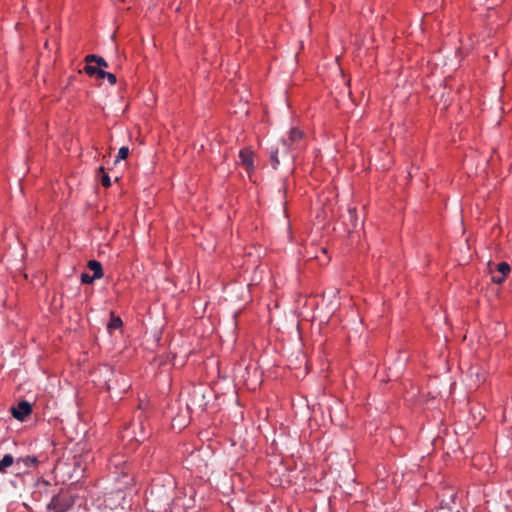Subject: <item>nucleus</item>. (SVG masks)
<instances>
[{
	"mask_svg": "<svg viewBox=\"0 0 512 512\" xmlns=\"http://www.w3.org/2000/svg\"><path fill=\"white\" fill-rule=\"evenodd\" d=\"M110 467H114L113 474L115 481L119 484V489L122 490L131 486L134 483L133 474L127 462L121 456H113L110 459Z\"/></svg>",
	"mask_w": 512,
	"mask_h": 512,
	"instance_id": "nucleus-1",
	"label": "nucleus"
},
{
	"mask_svg": "<svg viewBox=\"0 0 512 512\" xmlns=\"http://www.w3.org/2000/svg\"><path fill=\"white\" fill-rule=\"evenodd\" d=\"M282 144L288 153L302 149L304 147V132L297 127H292L287 138L282 139Z\"/></svg>",
	"mask_w": 512,
	"mask_h": 512,
	"instance_id": "nucleus-2",
	"label": "nucleus"
},
{
	"mask_svg": "<svg viewBox=\"0 0 512 512\" xmlns=\"http://www.w3.org/2000/svg\"><path fill=\"white\" fill-rule=\"evenodd\" d=\"M73 505V497L68 493L60 492L51 498L48 509L52 512H68Z\"/></svg>",
	"mask_w": 512,
	"mask_h": 512,
	"instance_id": "nucleus-3",
	"label": "nucleus"
},
{
	"mask_svg": "<svg viewBox=\"0 0 512 512\" xmlns=\"http://www.w3.org/2000/svg\"><path fill=\"white\" fill-rule=\"evenodd\" d=\"M31 413L32 405L26 400H22L17 406L11 407V414L18 421H24Z\"/></svg>",
	"mask_w": 512,
	"mask_h": 512,
	"instance_id": "nucleus-4",
	"label": "nucleus"
},
{
	"mask_svg": "<svg viewBox=\"0 0 512 512\" xmlns=\"http://www.w3.org/2000/svg\"><path fill=\"white\" fill-rule=\"evenodd\" d=\"M239 159L247 172L254 170V153L250 148H243L239 151Z\"/></svg>",
	"mask_w": 512,
	"mask_h": 512,
	"instance_id": "nucleus-5",
	"label": "nucleus"
},
{
	"mask_svg": "<svg viewBox=\"0 0 512 512\" xmlns=\"http://www.w3.org/2000/svg\"><path fill=\"white\" fill-rule=\"evenodd\" d=\"M17 465L23 464L25 469L23 470L24 474H28L30 469H36L39 465V460L34 455H28L24 457H19L16 460Z\"/></svg>",
	"mask_w": 512,
	"mask_h": 512,
	"instance_id": "nucleus-6",
	"label": "nucleus"
},
{
	"mask_svg": "<svg viewBox=\"0 0 512 512\" xmlns=\"http://www.w3.org/2000/svg\"><path fill=\"white\" fill-rule=\"evenodd\" d=\"M497 271L501 273V276H493L492 281L496 284H502L510 273L511 268L507 262H500L497 264Z\"/></svg>",
	"mask_w": 512,
	"mask_h": 512,
	"instance_id": "nucleus-7",
	"label": "nucleus"
},
{
	"mask_svg": "<svg viewBox=\"0 0 512 512\" xmlns=\"http://www.w3.org/2000/svg\"><path fill=\"white\" fill-rule=\"evenodd\" d=\"M87 267L93 271V275L98 278V279H101L103 277V268H102V265L99 261L97 260H90L88 261V264H87Z\"/></svg>",
	"mask_w": 512,
	"mask_h": 512,
	"instance_id": "nucleus-8",
	"label": "nucleus"
},
{
	"mask_svg": "<svg viewBox=\"0 0 512 512\" xmlns=\"http://www.w3.org/2000/svg\"><path fill=\"white\" fill-rule=\"evenodd\" d=\"M86 63H92L95 62L97 64V67L100 69L107 68L108 64L105 61V59L101 56L90 54L85 57Z\"/></svg>",
	"mask_w": 512,
	"mask_h": 512,
	"instance_id": "nucleus-9",
	"label": "nucleus"
},
{
	"mask_svg": "<svg viewBox=\"0 0 512 512\" xmlns=\"http://www.w3.org/2000/svg\"><path fill=\"white\" fill-rule=\"evenodd\" d=\"M97 177L99 178L103 187L108 188L111 186V179L103 166L98 168Z\"/></svg>",
	"mask_w": 512,
	"mask_h": 512,
	"instance_id": "nucleus-10",
	"label": "nucleus"
},
{
	"mask_svg": "<svg viewBox=\"0 0 512 512\" xmlns=\"http://www.w3.org/2000/svg\"><path fill=\"white\" fill-rule=\"evenodd\" d=\"M14 457L11 454H5L0 459V473H6L7 468L14 464Z\"/></svg>",
	"mask_w": 512,
	"mask_h": 512,
	"instance_id": "nucleus-11",
	"label": "nucleus"
},
{
	"mask_svg": "<svg viewBox=\"0 0 512 512\" xmlns=\"http://www.w3.org/2000/svg\"><path fill=\"white\" fill-rule=\"evenodd\" d=\"M104 69H100L97 66L91 65V63H86L84 67V72L90 77H96L100 79V72H103Z\"/></svg>",
	"mask_w": 512,
	"mask_h": 512,
	"instance_id": "nucleus-12",
	"label": "nucleus"
},
{
	"mask_svg": "<svg viewBox=\"0 0 512 512\" xmlns=\"http://www.w3.org/2000/svg\"><path fill=\"white\" fill-rule=\"evenodd\" d=\"M435 512H460L458 509H454L449 503L441 501L440 505L436 508Z\"/></svg>",
	"mask_w": 512,
	"mask_h": 512,
	"instance_id": "nucleus-13",
	"label": "nucleus"
},
{
	"mask_svg": "<svg viewBox=\"0 0 512 512\" xmlns=\"http://www.w3.org/2000/svg\"><path fill=\"white\" fill-rule=\"evenodd\" d=\"M104 78H106L111 85H115L117 82L116 75L110 72H106L105 70H103V72H100V79Z\"/></svg>",
	"mask_w": 512,
	"mask_h": 512,
	"instance_id": "nucleus-14",
	"label": "nucleus"
},
{
	"mask_svg": "<svg viewBox=\"0 0 512 512\" xmlns=\"http://www.w3.org/2000/svg\"><path fill=\"white\" fill-rule=\"evenodd\" d=\"M129 155V148L127 146H122L119 151L118 155L116 157L115 162L118 163L121 160H125Z\"/></svg>",
	"mask_w": 512,
	"mask_h": 512,
	"instance_id": "nucleus-15",
	"label": "nucleus"
},
{
	"mask_svg": "<svg viewBox=\"0 0 512 512\" xmlns=\"http://www.w3.org/2000/svg\"><path fill=\"white\" fill-rule=\"evenodd\" d=\"M270 162L274 169H277L279 166V159H278V149L272 150L270 154Z\"/></svg>",
	"mask_w": 512,
	"mask_h": 512,
	"instance_id": "nucleus-16",
	"label": "nucleus"
},
{
	"mask_svg": "<svg viewBox=\"0 0 512 512\" xmlns=\"http://www.w3.org/2000/svg\"><path fill=\"white\" fill-rule=\"evenodd\" d=\"M97 279L98 278H96L94 275H90L88 273H82L81 274V282L84 283V284H91V283H93Z\"/></svg>",
	"mask_w": 512,
	"mask_h": 512,
	"instance_id": "nucleus-17",
	"label": "nucleus"
},
{
	"mask_svg": "<svg viewBox=\"0 0 512 512\" xmlns=\"http://www.w3.org/2000/svg\"><path fill=\"white\" fill-rule=\"evenodd\" d=\"M108 326L112 328H119L122 326V320L119 317L114 318Z\"/></svg>",
	"mask_w": 512,
	"mask_h": 512,
	"instance_id": "nucleus-18",
	"label": "nucleus"
},
{
	"mask_svg": "<svg viewBox=\"0 0 512 512\" xmlns=\"http://www.w3.org/2000/svg\"><path fill=\"white\" fill-rule=\"evenodd\" d=\"M147 435H148V434H147L145 431L141 430L140 435H138V436L136 435L134 438H135V440H136L137 442H141V441H143L144 439H146Z\"/></svg>",
	"mask_w": 512,
	"mask_h": 512,
	"instance_id": "nucleus-19",
	"label": "nucleus"
},
{
	"mask_svg": "<svg viewBox=\"0 0 512 512\" xmlns=\"http://www.w3.org/2000/svg\"><path fill=\"white\" fill-rule=\"evenodd\" d=\"M448 492H449V497H450V500L452 502H454L455 498H456V493L452 490V489H448Z\"/></svg>",
	"mask_w": 512,
	"mask_h": 512,
	"instance_id": "nucleus-20",
	"label": "nucleus"
},
{
	"mask_svg": "<svg viewBox=\"0 0 512 512\" xmlns=\"http://www.w3.org/2000/svg\"><path fill=\"white\" fill-rule=\"evenodd\" d=\"M175 421H176V419L174 418V419H173V423H172V426H173V427L175 426Z\"/></svg>",
	"mask_w": 512,
	"mask_h": 512,
	"instance_id": "nucleus-21",
	"label": "nucleus"
}]
</instances>
